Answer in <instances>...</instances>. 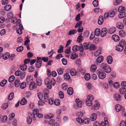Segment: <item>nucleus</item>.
<instances>
[{"mask_svg": "<svg viewBox=\"0 0 126 126\" xmlns=\"http://www.w3.org/2000/svg\"><path fill=\"white\" fill-rule=\"evenodd\" d=\"M45 83L47 86V88L49 89H50L52 87L51 85L54 86L56 83V81L54 79H52L50 80L49 78H47L45 79Z\"/></svg>", "mask_w": 126, "mask_h": 126, "instance_id": "obj_1", "label": "nucleus"}, {"mask_svg": "<svg viewBox=\"0 0 126 126\" xmlns=\"http://www.w3.org/2000/svg\"><path fill=\"white\" fill-rule=\"evenodd\" d=\"M125 11L124 7L120 6L118 8V11L120 13L118 16L120 18H122L126 16V14L125 13Z\"/></svg>", "mask_w": 126, "mask_h": 126, "instance_id": "obj_2", "label": "nucleus"}, {"mask_svg": "<svg viewBox=\"0 0 126 126\" xmlns=\"http://www.w3.org/2000/svg\"><path fill=\"white\" fill-rule=\"evenodd\" d=\"M94 100L93 96L90 94L88 95L86 101L87 105L89 106H91L92 104V101H93Z\"/></svg>", "mask_w": 126, "mask_h": 126, "instance_id": "obj_3", "label": "nucleus"}, {"mask_svg": "<svg viewBox=\"0 0 126 126\" xmlns=\"http://www.w3.org/2000/svg\"><path fill=\"white\" fill-rule=\"evenodd\" d=\"M101 68L103 69L104 71L106 73H109L111 71L110 68L106 63H103L101 65Z\"/></svg>", "mask_w": 126, "mask_h": 126, "instance_id": "obj_4", "label": "nucleus"}, {"mask_svg": "<svg viewBox=\"0 0 126 126\" xmlns=\"http://www.w3.org/2000/svg\"><path fill=\"white\" fill-rule=\"evenodd\" d=\"M96 73L100 79H103L106 78V74L100 70H97L96 71Z\"/></svg>", "mask_w": 126, "mask_h": 126, "instance_id": "obj_5", "label": "nucleus"}, {"mask_svg": "<svg viewBox=\"0 0 126 126\" xmlns=\"http://www.w3.org/2000/svg\"><path fill=\"white\" fill-rule=\"evenodd\" d=\"M37 86L34 81L31 82L29 84V89L31 90H32L37 88Z\"/></svg>", "mask_w": 126, "mask_h": 126, "instance_id": "obj_6", "label": "nucleus"}, {"mask_svg": "<svg viewBox=\"0 0 126 126\" xmlns=\"http://www.w3.org/2000/svg\"><path fill=\"white\" fill-rule=\"evenodd\" d=\"M107 30L106 28H103L102 29L100 33V35L102 37H104L106 35Z\"/></svg>", "mask_w": 126, "mask_h": 126, "instance_id": "obj_7", "label": "nucleus"}, {"mask_svg": "<svg viewBox=\"0 0 126 126\" xmlns=\"http://www.w3.org/2000/svg\"><path fill=\"white\" fill-rule=\"evenodd\" d=\"M121 96L118 93H116L114 94V98L116 101H119L121 100Z\"/></svg>", "mask_w": 126, "mask_h": 126, "instance_id": "obj_8", "label": "nucleus"}, {"mask_svg": "<svg viewBox=\"0 0 126 126\" xmlns=\"http://www.w3.org/2000/svg\"><path fill=\"white\" fill-rule=\"evenodd\" d=\"M115 109L116 111L118 112H119L121 110L124 112V108H122L121 106L119 104H117L116 105Z\"/></svg>", "mask_w": 126, "mask_h": 126, "instance_id": "obj_9", "label": "nucleus"}, {"mask_svg": "<svg viewBox=\"0 0 126 126\" xmlns=\"http://www.w3.org/2000/svg\"><path fill=\"white\" fill-rule=\"evenodd\" d=\"M124 47L123 46H121L118 44L116 46V50L118 51L121 52L123 49Z\"/></svg>", "mask_w": 126, "mask_h": 126, "instance_id": "obj_10", "label": "nucleus"}, {"mask_svg": "<svg viewBox=\"0 0 126 126\" xmlns=\"http://www.w3.org/2000/svg\"><path fill=\"white\" fill-rule=\"evenodd\" d=\"M90 45H91V43L90 42L88 43H84L83 44V47L85 49H89Z\"/></svg>", "mask_w": 126, "mask_h": 126, "instance_id": "obj_11", "label": "nucleus"}, {"mask_svg": "<svg viewBox=\"0 0 126 126\" xmlns=\"http://www.w3.org/2000/svg\"><path fill=\"white\" fill-rule=\"evenodd\" d=\"M76 102L77 106L79 108H81L82 106V102L78 99L77 98L76 99Z\"/></svg>", "mask_w": 126, "mask_h": 126, "instance_id": "obj_12", "label": "nucleus"}, {"mask_svg": "<svg viewBox=\"0 0 126 126\" xmlns=\"http://www.w3.org/2000/svg\"><path fill=\"white\" fill-rule=\"evenodd\" d=\"M116 27L120 29H123L124 27L123 24L120 22H118L117 23Z\"/></svg>", "mask_w": 126, "mask_h": 126, "instance_id": "obj_13", "label": "nucleus"}, {"mask_svg": "<svg viewBox=\"0 0 126 126\" xmlns=\"http://www.w3.org/2000/svg\"><path fill=\"white\" fill-rule=\"evenodd\" d=\"M107 61L108 63L111 64L113 61V59L112 57L110 56H108L107 58Z\"/></svg>", "mask_w": 126, "mask_h": 126, "instance_id": "obj_14", "label": "nucleus"}, {"mask_svg": "<svg viewBox=\"0 0 126 126\" xmlns=\"http://www.w3.org/2000/svg\"><path fill=\"white\" fill-rule=\"evenodd\" d=\"M112 38L115 41H118L120 40V37L116 35H114L112 36Z\"/></svg>", "mask_w": 126, "mask_h": 126, "instance_id": "obj_15", "label": "nucleus"}, {"mask_svg": "<svg viewBox=\"0 0 126 126\" xmlns=\"http://www.w3.org/2000/svg\"><path fill=\"white\" fill-rule=\"evenodd\" d=\"M116 30L115 28L113 27L109 29L108 33L109 34H112L114 33Z\"/></svg>", "mask_w": 126, "mask_h": 126, "instance_id": "obj_16", "label": "nucleus"}, {"mask_svg": "<svg viewBox=\"0 0 126 126\" xmlns=\"http://www.w3.org/2000/svg\"><path fill=\"white\" fill-rule=\"evenodd\" d=\"M97 118V115L95 113H93L91 115L90 117L91 120L93 121H94Z\"/></svg>", "mask_w": 126, "mask_h": 126, "instance_id": "obj_17", "label": "nucleus"}, {"mask_svg": "<svg viewBox=\"0 0 126 126\" xmlns=\"http://www.w3.org/2000/svg\"><path fill=\"white\" fill-rule=\"evenodd\" d=\"M42 63V60L37 61L35 63V66L37 68H39L41 66Z\"/></svg>", "mask_w": 126, "mask_h": 126, "instance_id": "obj_18", "label": "nucleus"}, {"mask_svg": "<svg viewBox=\"0 0 126 126\" xmlns=\"http://www.w3.org/2000/svg\"><path fill=\"white\" fill-rule=\"evenodd\" d=\"M78 57V54L74 52L72 53L70 56V58L74 60L77 58Z\"/></svg>", "mask_w": 126, "mask_h": 126, "instance_id": "obj_19", "label": "nucleus"}, {"mask_svg": "<svg viewBox=\"0 0 126 126\" xmlns=\"http://www.w3.org/2000/svg\"><path fill=\"white\" fill-rule=\"evenodd\" d=\"M90 121V120L89 118L85 117L83 119L82 123L85 124H88L89 123Z\"/></svg>", "mask_w": 126, "mask_h": 126, "instance_id": "obj_20", "label": "nucleus"}, {"mask_svg": "<svg viewBox=\"0 0 126 126\" xmlns=\"http://www.w3.org/2000/svg\"><path fill=\"white\" fill-rule=\"evenodd\" d=\"M103 18L102 16H100L98 20V23L99 25H102L103 22Z\"/></svg>", "mask_w": 126, "mask_h": 126, "instance_id": "obj_21", "label": "nucleus"}, {"mask_svg": "<svg viewBox=\"0 0 126 126\" xmlns=\"http://www.w3.org/2000/svg\"><path fill=\"white\" fill-rule=\"evenodd\" d=\"M120 93L122 94H124L126 93V88L125 87L120 88L119 90Z\"/></svg>", "mask_w": 126, "mask_h": 126, "instance_id": "obj_22", "label": "nucleus"}, {"mask_svg": "<svg viewBox=\"0 0 126 126\" xmlns=\"http://www.w3.org/2000/svg\"><path fill=\"white\" fill-rule=\"evenodd\" d=\"M104 60L103 57L101 56L99 57H98L96 59V61L97 63H101Z\"/></svg>", "mask_w": 126, "mask_h": 126, "instance_id": "obj_23", "label": "nucleus"}, {"mask_svg": "<svg viewBox=\"0 0 126 126\" xmlns=\"http://www.w3.org/2000/svg\"><path fill=\"white\" fill-rule=\"evenodd\" d=\"M77 32V31L75 29L71 30L69 31L68 33L69 35H74Z\"/></svg>", "mask_w": 126, "mask_h": 126, "instance_id": "obj_24", "label": "nucleus"}, {"mask_svg": "<svg viewBox=\"0 0 126 126\" xmlns=\"http://www.w3.org/2000/svg\"><path fill=\"white\" fill-rule=\"evenodd\" d=\"M100 126H109V124L108 121L107 120H105V122H101Z\"/></svg>", "mask_w": 126, "mask_h": 126, "instance_id": "obj_25", "label": "nucleus"}, {"mask_svg": "<svg viewBox=\"0 0 126 126\" xmlns=\"http://www.w3.org/2000/svg\"><path fill=\"white\" fill-rule=\"evenodd\" d=\"M68 94L69 95H72L73 93V88L71 87L69 88L67 91Z\"/></svg>", "mask_w": 126, "mask_h": 126, "instance_id": "obj_26", "label": "nucleus"}, {"mask_svg": "<svg viewBox=\"0 0 126 126\" xmlns=\"http://www.w3.org/2000/svg\"><path fill=\"white\" fill-rule=\"evenodd\" d=\"M10 57V54L8 52H6L2 56V58L3 59L6 60Z\"/></svg>", "mask_w": 126, "mask_h": 126, "instance_id": "obj_27", "label": "nucleus"}, {"mask_svg": "<svg viewBox=\"0 0 126 126\" xmlns=\"http://www.w3.org/2000/svg\"><path fill=\"white\" fill-rule=\"evenodd\" d=\"M63 77L64 79L66 80H69L70 79V76L67 73H65Z\"/></svg>", "mask_w": 126, "mask_h": 126, "instance_id": "obj_28", "label": "nucleus"}, {"mask_svg": "<svg viewBox=\"0 0 126 126\" xmlns=\"http://www.w3.org/2000/svg\"><path fill=\"white\" fill-rule=\"evenodd\" d=\"M27 103V100L25 98H23L21 101L20 104L22 105H24Z\"/></svg>", "mask_w": 126, "mask_h": 126, "instance_id": "obj_29", "label": "nucleus"}, {"mask_svg": "<svg viewBox=\"0 0 126 126\" xmlns=\"http://www.w3.org/2000/svg\"><path fill=\"white\" fill-rule=\"evenodd\" d=\"M82 33H80L79 34V36H78L77 39V41L79 43L81 42L83 40V37L81 35Z\"/></svg>", "mask_w": 126, "mask_h": 126, "instance_id": "obj_30", "label": "nucleus"}, {"mask_svg": "<svg viewBox=\"0 0 126 126\" xmlns=\"http://www.w3.org/2000/svg\"><path fill=\"white\" fill-rule=\"evenodd\" d=\"M84 78L86 80H89L91 78V77L89 73H86L84 76Z\"/></svg>", "mask_w": 126, "mask_h": 126, "instance_id": "obj_31", "label": "nucleus"}, {"mask_svg": "<svg viewBox=\"0 0 126 126\" xmlns=\"http://www.w3.org/2000/svg\"><path fill=\"white\" fill-rule=\"evenodd\" d=\"M120 36L122 37H124L125 36V31L123 30H121L119 32Z\"/></svg>", "mask_w": 126, "mask_h": 126, "instance_id": "obj_32", "label": "nucleus"}, {"mask_svg": "<svg viewBox=\"0 0 126 126\" xmlns=\"http://www.w3.org/2000/svg\"><path fill=\"white\" fill-rule=\"evenodd\" d=\"M70 74L72 76H75L76 74V71L74 69H72L70 70Z\"/></svg>", "mask_w": 126, "mask_h": 126, "instance_id": "obj_33", "label": "nucleus"}, {"mask_svg": "<svg viewBox=\"0 0 126 126\" xmlns=\"http://www.w3.org/2000/svg\"><path fill=\"white\" fill-rule=\"evenodd\" d=\"M123 47H124L126 45V43L125 41L124 40H121L120 41L119 44Z\"/></svg>", "mask_w": 126, "mask_h": 126, "instance_id": "obj_34", "label": "nucleus"}, {"mask_svg": "<svg viewBox=\"0 0 126 126\" xmlns=\"http://www.w3.org/2000/svg\"><path fill=\"white\" fill-rule=\"evenodd\" d=\"M100 30L99 28L96 29L94 31V33L95 35L97 36L99 35Z\"/></svg>", "mask_w": 126, "mask_h": 126, "instance_id": "obj_35", "label": "nucleus"}, {"mask_svg": "<svg viewBox=\"0 0 126 126\" xmlns=\"http://www.w3.org/2000/svg\"><path fill=\"white\" fill-rule=\"evenodd\" d=\"M20 82L18 79H17L14 82L15 85L16 87H19L20 84Z\"/></svg>", "mask_w": 126, "mask_h": 126, "instance_id": "obj_36", "label": "nucleus"}, {"mask_svg": "<svg viewBox=\"0 0 126 126\" xmlns=\"http://www.w3.org/2000/svg\"><path fill=\"white\" fill-rule=\"evenodd\" d=\"M44 100L45 102H47L48 101L49 97L48 94L47 93H45L44 94Z\"/></svg>", "mask_w": 126, "mask_h": 126, "instance_id": "obj_37", "label": "nucleus"}, {"mask_svg": "<svg viewBox=\"0 0 126 126\" xmlns=\"http://www.w3.org/2000/svg\"><path fill=\"white\" fill-rule=\"evenodd\" d=\"M14 96V94L13 92L11 93L8 95V100H11L13 98Z\"/></svg>", "mask_w": 126, "mask_h": 126, "instance_id": "obj_38", "label": "nucleus"}, {"mask_svg": "<svg viewBox=\"0 0 126 126\" xmlns=\"http://www.w3.org/2000/svg\"><path fill=\"white\" fill-rule=\"evenodd\" d=\"M82 22L80 21L77 22L75 26V28H76L77 27H80L81 26Z\"/></svg>", "mask_w": 126, "mask_h": 126, "instance_id": "obj_39", "label": "nucleus"}, {"mask_svg": "<svg viewBox=\"0 0 126 126\" xmlns=\"http://www.w3.org/2000/svg\"><path fill=\"white\" fill-rule=\"evenodd\" d=\"M109 14V16L110 17H114L115 15V13L113 11H111L109 13H108Z\"/></svg>", "mask_w": 126, "mask_h": 126, "instance_id": "obj_40", "label": "nucleus"}, {"mask_svg": "<svg viewBox=\"0 0 126 126\" xmlns=\"http://www.w3.org/2000/svg\"><path fill=\"white\" fill-rule=\"evenodd\" d=\"M11 8V5H7L5 6L4 7V9L7 11H9L10 10Z\"/></svg>", "mask_w": 126, "mask_h": 126, "instance_id": "obj_41", "label": "nucleus"}, {"mask_svg": "<svg viewBox=\"0 0 126 126\" xmlns=\"http://www.w3.org/2000/svg\"><path fill=\"white\" fill-rule=\"evenodd\" d=\"M71 47H67L65 49V51H64L65 53L67 54H69L71 52Z\"/></svg>", "mask_w": 126, "mask_h": 126, "instance_id": "obj_42", "label": "nucleus"}, {"mask_svg": "<svg viewBox=\"0 0 126 126\" xmlns=\"http://www.w3.org/2000/svg\"><path fill=\"white\" fill-rule=\"evenodd\" d=\"M38 97L39 99L40 100L42 99L43 97V95L41 93L39 92L37 94Z\"/></svg>", "mask_w": 126, "mask_h": 126, "instance_id": "obj_43", "label": "nucleus"}, {"mask_svg": "<svg viewBox=\"0 0 126 126\" xmlns=\"http://www.w3.org/2000/svg\"><path fill=\"white\" fill-rule=\"evenodd\" d=\"M89 30H87L83 34V35L85 37H87L89 36Z\"/></svg>", "mask_w": 126, "mask_h": 126, "instance_id": "obj_44", "label": "nucleus"}, {"mask_svg": "<svg viewBox=\"0 0 126 126\" xmlns=\"http://www.w3.org/2000/svg\"><path fill=\"white\" fill-rule=\"evenodd\" d=\"M15 79V76L14 75H12L8 79V81L10 82H13Z\"/></svg>", "mask_w": 126, "mask_h": 126, "instance_id": "obj_45", "label": "nucleus"}, {"mask_svg": "<svg viewBox=\"0 0 126 126\" xmlns=\"http://www.w3.org/2000/svg\"><path fill=\"white\" fill-rule=\"evenodd\" d=\"M122 2V0H116L113 3L114 5L116 6Z\"/></svg>", "mask_w": 126, "mask_h": 126, "instance_id": "obj_46", "label": "nucleus"}, {"mask_svg": "<svg viewBox=\"0 0 126 126\" xmlns=\"http://www.w3.org/2000/svg\"><path fill=\"white\" fill-rule=\"evenodd\" d=\"M59 97L60 98L63 99L64 97V94L61 91H60L59 92Z\"/></svg>", "mask_w": 126, "mask_h": 126, "instance_id": "obj_47", "label": "nucleus"}, {"mask_svg": "<svg viewBox=\"0 0 126 126\" xmlns=\"http://www.w3.org/2000/svg\"><path fill=\"white\" fill-rule=\"evenodd\" d=\"M21 69L23 71H25L27 68V66L25 64H24L20 67Z\"/></svg>", "mask_w": 126, "mask_h": 126, "instance_id": "obj_48", "label": "nucleus"}, {"mask_svg": "<svg viewBox=\"0 0 126 126\" xmlns=\"http://www.w3.org/2000/svg\"><path fill=\"white\" fill-rule=\"evenodd\" d=\"M62 87L63 90H65L68 88L67 85L66 83H63L62 85Z\"/></svg>", "mask_w": 126, "mask_h": 126, "instance_id": "obj_49", "label": "nucleus"}, {"mask_svg": "<svg viewBox=\"0 0 126 126\" xmlns=\"http://www.w3.org/2000/svg\"><path fill=\"white\" fill-rule=\"evenodd\" d=\"M32 79H30V76H28L27 77L26 79V82L28 84L30 82H31V80H32Z\"/></svg>", "mask_w": 126, "mask_h": 126, "instance_id": "obj_50", "label": "nucleus"}, {"mask_svg": "<svg viewBox=\"0 0 126 126\" xmlns=\"http://www.w3.org/2000/svg\"><path fill=\"white\" fill-rule=\"evenodd\" d=\"M60 101L59 100L56 99L54 100V104L56 106H59L60 105Z\"/></svg>", "mask_w": 126, "mask_h": 126, "instance_id": "obj_51", "label": "nucleus"}, {"mask_svg": "<svg viewBox=\"0 0 126 126\" xmlns=\"http://www.w3.org/2000/svg\"><path fill=\"white\" fill-rule=\"evenodd\" d=\"M93 4L94 7H97L98 5V1L97 0H94L93 2Z\"/></svg>", "mask_w": 126, "mask_h": 126, "instance_id": "obj_52", "label": "nucleus"}, {"mask_svg": "<svg viewBox=\"0 0 126 126\" xmlns=\"http://www.w3.org/2000/svg\"><path fill=\"white\" fill-rule=\"evenodd\" d=\"M7 80H3L0 83V85L2 87H3L6 84Z\"/></svg>", "mask_w": 126, "mask_h": 126, "instance_id": "obj_53", "label": "nucleus"}, {"mask_svg": "<svg viewBox=\"0 0 126 126\" xmlns=\"http://www.w3.org/2000/svg\"><path fill=\"white\" fill-rule=\"evenodd\" d=\"M26 75V73L25 72H22L21 71V74H20L21 76L20 78L21 79H23L25 77Z\"/></svg>", "mask_w": 126, "mask_h": 126, "instance_id": "obj_54", "label": "nucleus"}, {"mask_svg": "<svg viewBox=\"0 0 126 126\" xmlns=\"http://www.w3.org/2000/svg\"><path fill=\"white\" fill-rule=\"evenodd\" d=\"M15 114L14 113H11L9 115V120H11L14 119L15 116Z\"/></svg>", "mask_w": 126, "mask_h": 126, "instance_id": "obj_55", "label": "nucleus"}, {"mask_svg": "<svg viewBox=\"0 0 126 126\" xmlns=\"http://www.w3.org/2000/svg\"><path fill=\"white\" fill-rule=\"evenodd\" d=\"M26 86V84L25 82H22L20 85V87L22 89H24Z\"/></svg>", "mask_w": 126, "mask_h": 126, "instance_id": "obj_56", "label": "nucleus"}, {"mask_svg": "<svg viewBox=\"0 0 126 126\" xmlns=\"http://www.w3.org/2000/svg\"><path fill=\"white\" fill-rule=\"evenodd\" d=\"M54 116L53 114H50L48 115H46L45 116V117L47 119H50L51 118H52Z\"/></svg>", "mask_w": 126, "mask_h": 126, "instance_id": "obj_57", "label": "nucleus"}, {"mask_svg": "<svg viewBox=\"0 0 126 126\" xmlns=\"http://www.w3.org/2000/svg\"><path fill=\"white\" fill-rule=\"evenodd\" d=\"M23 49V47L21 46L17 47L16 49V51L18 52H20L22 51Z\"/></svg>", "mask_w": 126, "mask_h": 126, "instance_id": "obj_58", "label": "nucleus"}, {"mask_svg": "<svg viewBox=\"0 0 126 126\" xmlns=\"http://www.w3.org/2000/svg\"><path fill=\"white\" fill-rule=\"evenodd\" d=\"M96 49L95 45L94 44H92L91 43V45H90V50H93Z\"/></svg>", "mask_w": 126, "mask_h": 126, "instance_id": "obj_59", "label": "nucleus"}, {"mask_svg": "<svg viewBox=\"0 0 126 126\" xmlns=\"http://www.w3.org/2000/svg\"><path fill=\"white\" fill-rule=\"evenodd\" d=\"M27 123L28 124H30L32 122V118L29 117L27 118Z\"/></svg>", "mask_w": 126, "mask_h": 126, "instance_id": "obj_60", "label": "nucleus"}, {"mask_svg": "<svg viewBox=\"0 0 126 126\" xmlns=\"http://www.w3.org/2000/svg\"><path fill=\"white\" fill-rule=\"evenodd\" d=\"M62 61L63 64L64 65H66L67 63V60L65 58H63L62 60Z\"/></svg>", "mask_w": 126, "mask_h": 126, "instance_id": "obj_61", "label": "nucleus"}, {"mask_svg": "<svg viewBox=\"0 0 126 126\" xmlns=\"http://www.w3.org/2000/svg\"><path fill=\"white\" fill-rule=\"evenodd\" d=\"M96 67L95 64L92 65L91 67V69L92 71H94L96 69Z\"/></svg>", "mask_w": 126, "mask_h": 126, "instance_id": "obj_62", "label": "nucleus"}, {"mask_svg": "<svg viewBox=\"0 0 126 126\" xmlns=\"http://www.w3.org/2000/svg\"><path fill=\"white\" fill-rule=\"evenodd\" d=\"M7 16L9 19H10L13 17V14L12 12H10L7 14Z\"/></svg>", "mask_w": 126, "mask_h": 126, "instance_id": "obj_63", "label": "nucleus"}, {"mask_svg": "<svg viewBox=\"0 0 126 126\" xmlns=\"http://www.w3.org/2000/svg\"><path fill=\"white\" fill-rule=\"evenodd\" d=\"M7 116H3L1 121L2 123H4L7 121Z\"/></svg>", "mask_w": 126, "mask_h": 126, "instance_id": "obj_64", "label": "nucleus"}]
</instances>
